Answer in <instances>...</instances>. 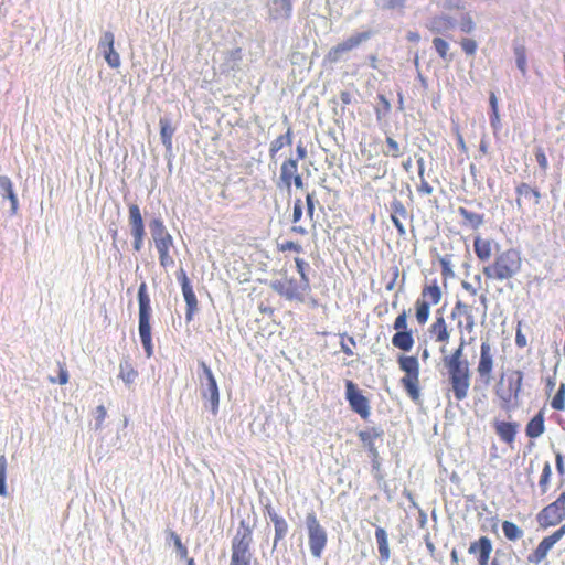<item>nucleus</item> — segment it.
<instances>
[{
  "instance_id": "6e6552de",
  "label": "nucleus",
  "mask_w": 565,
  "mask_h": 565,
  "mask_svg": "<svg viewBox=\"0 0 565 565\" xmlns=\"http://www.w3.org/2000/svg\"><path fill=\"white\" fill-rule=\"evenodd\" d=\"M441 298L443 292L437 280H433L423 287L419 297L414 303L415 318L419 326H424L428 321L430 308L438 305Z\"/></svg>"
},
{
  "instance_id": "e2e57ef3",
  "label": "nucleus",
  "mask_w": 565,
  "mask_h": 565,
  "mask_svg": "<svg viewBox=\"0 0 565 565\" xmlns=\"http://www.w3.org/2000/svg\"><path fill=\"white\" fill-rule=\"evenodd\" d=\"M296 153H297V157H296L295 159H298V162H299L300 160L306 159V157H307V150H306V147H305L301 142H299V143L297 145Z\"/></svg>"
},
{
  "instance_id": "9b49d317",
  "label": "nucleus",
  "mask_w": 565,
  "mask_h": 565,
  "mask_svg": "<svg viewBox=\"0 0 565 565\" xmlns=\"http://www.w3.org/2000/svg\"><path fill=\"white\" fill-rule=\"evenodd\" d=\"M497 349L489 339L481 340L479 356L476 365L478 379L486 385L493 380Z\"/></svg>"
},
{
  "instance_id": "e433bc0d",
  "label": "nucleus",
  "mask_w": 565,
  "mask_h": 565,
  "mask_svg": "<svg viewBox=\"0 0 565 565\" xmlns=\"http://www.w3.org/2000/svg\"><path fill=\"white\" fill-rule=\"evenodd\" d=\"M452 28V21L449 17L440 15L435 17L428 26V29L434 33H440L444 31H448Z\"/></svg>"
},
{
  "instance_id": "ea45409f",
  "label": "nucleus",
  "mask_w": 565,
  "mask_h": 565,
  "mask_svg": "<svg viewBox=\"0 0 565 565\" xmlns=\"http://www.w3.org/2000/svg\"><path fill=\"white\" fill-rule=\"evenodd\" d=\"M552 477V467L550 462H545L542 469V473L539 480V487L542 494H545L548 491L550 481Z\"/></svg>"
},
{
  "instance_id": "4d7b16f0",
  "label": "nucleus",
  "mask_w": 565,
  "mask_h": 565,
  "mask_svg": "<svg viewBox=\"0 0 565 565\" xmlns=\"http://www.w3.org/2000/svg\"><path fill=\"white\" fill-rule=\"evenodd\" d=\"M521 322H519L516 332H515V344L518 348H525L527 344L526 337L521 331Z\"/></svg>"
},
{
  "instance_id": "3c124183",
  "label": "nucleus",
  "mask_w": 565,
  "mask_h": 565,
  "mask_svg": "<svg viewBox=\"0 0 565 565\" xmlns=\"http://www.w3.org/2000/svg\"><path fill=\"white\" fill-rule=\"evenodd\" d=\"M460 46H461L462 51L469 56L475 55L477 52V49H478L477 42L470 38L461 39Z\"/></svg>"
},
{
  "instance_id": "39448f33",
  "label": "nucleus",
  "mask_w": 565,
  "mask_h": 565,
  "mask_svg": "<svg viewBox=\"0 0 565 565\" xmlns=\"http://www.w3.org/2000/svg\"><path fill=\"white\" fill-rule=\"evenodd\" d=\"M150 228L159 255L160 266L164 269L172 268L175 264L173 237L167 231L161 220H153L150 224Z\"/></svg>"
},
{
  "instance_id": "c9c22d12",
  "label": "nucleus",
  "mask_w": 565,
  "mask_h": 565,
  "mask_svg": "<svg viewBox=\"0 0 565 565\" xmlns=\"http://www.w3.org/2000/svg\"><path fill=\"white\" fill-rule=\"evenodd\" d=\"M159 125L161 141L168 149H170L172 147V137L174 135V128L166 118H161Z\"/></svg>"
},
{
  "instance_id": "412c9836",
  "label": "nucleus",
  "mask_w": 565,
  "mask_h": 565,
  "mask_svg": "<svg viewBox=\"0 0 565 565\" xmlns=\"http://www.w3.org/2000/svg\"><path fill=\"white\" fill-rule=\"evenodd\" d=\"M177 278L181 285L182 294L186 303L185 320L190 322L193 320L194 315L199 310V301L196 299L193 287L190 282V279L188 278L186 273L183 268L179 269V271L177 273Z\"/></svg>"
},
{
  "instance_id": "a211bd4d",
  "label": "nucleus",
  "mask_w": 565,
  "mask_h": 565,
  "mask_svg": "<svg viewBox=\"0 0 565 565\" xmlns=\"http://www.w3.org/2000/svg\"><path fill=\"white\" fill-rule=\"evenodd\" d=\"M345 398L351 409L359 414L361 418L367 419L370 417V402L352 381L345 383Z\"/></svg>"
},
{
  "instance_id": "f03ea898",
  "label": "nucleus",
  "mask_w": 565,
  "mask_h": 565,
  "mask_svg": "<svg viewBox=\"0 0 565 565\" xmlns=\"http://www.w3.org/2000/svg\"><path fill=\"white\" fill-rule=\"evenodd\" d=\"M469 344L466 338H459V345L450 353L443 356V363L447 370L450 391L456 401H463L470 390L471 371L469 361L465 358V349Z\"/></svg>"
},
{
  "instance_id": "bf43d9fd",
  "label": "nucleus",
  "mask_w": 565,
  "mask_h": 565,
  "mask_svg": "<svg viewBox=\"0 0 565 565\" xmlns=\"http://www.w3.org/2000/svg\"><path fill=\"white\" fill-rule=\"evenodd\" d=\"M106 415H107L106 408L103 405L97 406V408H96V426H97V428H99L103 425V423L106 418Z\"/></svg>"
},
{
  "instance_id": "2f4dec72",
  "label": "nucleus",
  "mask_w": 565,
  "mask_h": 565,
  "mask_svg": "<svg viewBox=\"0 0 565 565\" xmlns=\"http://www.w3.org/2000/svg\"><path fill=\"white\" fill-rule=\"evenodd\" d=\"M292 143V129L288 127L287 131L284 135L278 136L270 142L269 146V156L271 159L276 157V154L287 146Z\"/></svg>"
},
{
  "instance_id": "9d476101",
  "label": "nucleus",
  "mask_w": 565,
  "mask_h": 565,
  "mask_svg": "<svg viewBox=\"0 0 565 565\" xmlns=\"http://www.w3.org/2000/svg\"><path fill=\"white\" fill-rule=\"evenodd\" d=\"M270 287L285 299L298 302H303L311 290L310 282L287 276L271 281Z\"/></svg>"
},
{
  "instance_id": "603ef678",
  "label": "nucleus",
  "mask_w": 565,
  "mask_h": 565,
  "mask_svg": "<svg viewBox=\"0 0 565 565\" xmlns=\"http://www.w3.org/2000/svg\"><path fill=\"white\" fill-rule=\"evenodd\" d=\"M170 537L174 543V546L179 553L180 558H188V548L186 546L181 542L180 536L175 532H170Z\"/></svg>"
},
{
  "instance_id": "09e8293b",
  "label": "nucleus",
  "mask_w": 565,
  "mask_h": 565,
  "mask_svg": "<svg viewBox=\"0 0 565 565\" xmlns=\"http://www.w3.org/2000/svg\"><path fill=\"white\" fill-rule=\"evenodd\" d=\"M295 265H296V269L300 276V279H302L303 281L310 282L309 276L307 274L309 264L303 258L296 257Z\"/></svg>"
},
{
  "instance_id": "2eb2a0df",
  "label": "nucleus",
  "mask_w": 565,
  "mask_h": 565,
  "mask_svg": "<svg viewBox=\"0 0 565 565\" xmlns=\"http://www.w3.org/2000/svg\"><path fill=\"white\" fill-rule=\"evenodd\" d=\"M128 222L130 226V233L134 238V249L135 252H140L142 249L143 241L146 237V227L141 211L135 203L128 206Z\"/></svg>"
},
{
  "instance_id": "f3484780",
  "label": "nucleus",
  "mask_w": 565,
  "mask_h": 565,
  "mask_svg": "<svg viewBox=\"0 0 565 565\" xmlns=\"http://www.w3.org/2000/svg\"><path fill=\"white\" fill-rule=\"evenodd\" d=\"M565 535V524L551 535L545 536L535 550L526 557L529 564L540 565L547 556L553 546Z\"/></svg>"
},
{
  "instance_id": "0eeeda50",
  "label": "nucleus",
  "mask_w": 565,
  "mask_h": 565,
  "mask_svg": "<svg viewBox=\"0 0 565 565\" xmlns=\"http://www.w3.org/2000/svg\"><path fill=\"white\" fill-rule=\"evenodd\" d=\"M399 369L405 373L401 384L409 398L417 402L420 397L419 361L415 355L402 354L397 359Z\"/></svg>"
},
{
  "instance_id": "a18cd8bd",
  "label": "nucleus",
  "mask_w": 565,
  "mask_h": 565,
  "mask_svg": "<svg viewBox=\"0 0 565 565\" xmlns=\"http://www.w3.org/2000/svg\"><path fill=\"white\" fill-rule=\"evenodd\" d=\"M489 103H490V107H491L490 121H491V125L494 126L497 122H499L500 116H499L498 98L493 92L490 93Z\"/></svg>"
},
{
  "instance_id": "864d4df0",
  "label": "nucleus",
  "mask_w": 565,
  "mask_h": 565,
  "mask_svg": "<svg viewBox=\"0 0 565 565\" xmlns=\"http://www.w3.org/2000/svg\"><path fill=\"white\" fill-rule=\"evenodd\" d=\"M535 159H536V162H537L540 169L543 172H546L548 169V160H547L545 151L542 147L535 148Z\"/></svg>"
},
{
  "instance_id": "13d9d810",
  "label": "nucleus",
  "mask_w": 565,
  "mask_h": 565,
  "mask_svg": "<svg viewBox=\"0 0 565 565\" xmlns=\"http://www.w3.org/2000/svg\"><path fill=\"white\" fill-rule=\"evenodd\" d=\"M307 215L312 218L315 213V194L308 193L306 196Z\"/></svg>"
},
{
  "instance_id": "f8f14e48",
  "label": "nucleus",
  "mask_w": 565,
  "mask_h": 565,
  "mask_svg": "<svg viewBox=\"0 0 565 565\" xmlns=\"http://www.w3.org/2000/svg\"><path fill=\"white\" fill-rule=\"evenodd\" d=\"M306 524L310 552L313 557L321 558L328 542L327 531L313 512L307 514Z\"/></svg>"
},
{
  "instance_id": "37998d69",
  "label": "nucleus",
  "mask_w": 565,
  "mask_h": 565,
  "mask_svg": "<svg viewBox=\"0 0 565 565\" xmlns=\"http://www.w3.org/2000/svg\"><path fill=\"white\" fill-rule=\"evenodd\" d=\"M119 376L126 384H132L138 376V372L130 364L126 363L120 365Z\"/></svg>"
},
{
  "instance_id": "5701e85b",
  "label": "nucleus",
  "mask_w": 565,
  "mask_h": 565,
  "mask_svg": "<svg viewBox=\"0 0 565 565\" xmlns=\"http://www.w3.org/2000/svg\"><path fill=\"white\" fill-rule=\"evenodd\" d=\"M200 366H201V369L206 377V381H207V392H204L203 396L209 397V399L211 402L212 412H213V414H216L217 409H218V403H220V392H218V386H217L216 380L213 375L212 370L209 367V365L204 361L200 362Z\"/></svg>"
},
{
  "instance_id": "49530a36",
  "label": "nucleus",
  "mask_w": 565,
  "mask_h": 565,
  "mask_svg": "<svg viewBox=\"0 0 565 565\" xmlns=\"http://www.w3.org/2000/svg\"><path fill=\"white\" fill-rule=\"evenodd\" d=\"M440 269H441V276L445 280L452 278L455 276V273L452 270L451 260L449 257H441L439 259Z\"/></svg>"
},
{
  "instance_id": "de8ad7c7",
  "label": "nucleus",
  "mask_w": 565,
  "mask_h": 565,
  "mask_svg": "<svg viewBox=\"0 0 565 565\" xmlns=\"http://www.w3.org/2000/svg\"><path fill=\"white\" fill-rule=\"evenodd\" d=\"M277 249H278V252H281V253L295 252V253L299 254L302 252V246L292 241H284L281 243L277 244Z\"/></svg>"
},
{
  "instance_id": "5fc2aeb1",
  "label": "nucleus",
  "mask_w": 565,
  "mask_h": 565,
  "mask_svg": "<svg viewBox=\"0 0 565 565\" xmlns=\"http://www.w3.org/2000/svg\"><path fill=\"white\" fill-rule=\"evenodd\" d=\"M302 216V202L300 199H297L294 204L292 210V223H298Z\"/></svg>"
},
{
  "instance_id": "c85d7f7f",
  "label": "nucleus",
  "mask_w": 565,
  "mask_h": 565,
  "mask_svg": "<svg viewBox=\"0 0 565 565\" xmlns=\"http://www.w3.org/2000/svg\"><path fill=\"white\" fill-rule=\"evenodd\" d=\"M268 515L274 523L275 527V537H274V547H276L277 543L285 539L288 532V523L286 520L280 516L273 508L267 507Z\"/></svg>"
},
{
  "instance_id": "aec40b11",
  "label": "nucleus",
  "mask_w": 565,
  "mask_h": 565,
  "mask_svg": "<svg viewBox=\"0 0 565 565\" xmlns=\"http://www.w3.org/2000/svg\"><path fill=\"white\" fill-rule=\"evenodd\" d=\"M279 181L284 188L290 190L294 184L297 189L303 188V179L298 170V159L288 158L280 166Z\"/></svg>"
},
{
  "instance_id": "72a5a7b5",
  "label": "nucleus",
  "mask_w": 565,
  "mask_h": 565,
  "mask_svg": "<svg viewBox=\"0 0 565 565\" xmlns=\"http://www.w3.org/2000/svg\"><path fill=\"white\" fill-rule=\"evenodd\" d=\"M458 213L463 218V224L469 225L475 230L480 227L484 222V217L482 214L471 212L466 207H458Z\"/></svg>"
},
{
  "instance_id": "4be33fe9",
  "label": "nucleus",
  "mask_w": 565,
  "mask_h": 565,
  "mask_svg": "<svg viewBox=\"0 0 565 565\" xmlns=\"http://www.w3.org/2000/svg\"><path fill=\"white\" fill-rule=\"evenodd\" d=\"M492 542L488 536H480L470 543L468 552L477 558L478 565H489Z\"/></svg>"
},
{
  "instance_id": "774afa93",
  "label": "nucleus",
  "mask_w": 565,
  "mask_h": 565,
  "mask_svg": "<svg viewBox=\"0 0 565 565\" xmlns=\"http://www.w3.org/2000/svg\"><path fill=\"white\" fill-rule=\"evenodd\" d=\"M556 469L558 473H564V463H563V456L561 454L556 455Z\"/></svg>"
},
{
  "instance_id": "a19ab883",
  "label": "nucleus",
  "mask_w": 565,
  "mask_h": 565,
  "mask_svg": "<svg viewBox=\"0 0 565 565\" xmlns=\"http://www.w3.org/2000/svg\"><path fill=\"white\" fill-rule=\"evenodd\" d=\"M514 55L516 61V66L520 72L525 75L527 72V63H526V49L523 45H519L514 47Z\"/></svg>"
},
{
  "instance_id": "4c0bfd02",
  "label": "nucleus",
  "mask_w": 565,
  "mask_h": 565,
  "mask_svg": "<svg viewBox=\"0 0 565 565\" xmlns=\"http://www.w3.org/2000/svg\"><path fill=\"white\" fill-rule=\"evenodd\" d=\"M433 45L441 60H444V61L451 60V56L449 55L450 46L446 40H444L441 38H434Z\"/></svg>"
},
{
  "instance_id": "f257e3e1",
  "label": "nucleus",
  "mask_w": 565,
  "mask_h": 565,
  "mask_svg": "<svg viewBox=\"0 0 565 565\" xmlns=\"http://www.w3.org/2000/svg\"><path fill=\"white\" fill-rule=\"evenodd\" d=\"M473 250L482 263L488 262L495 252L494 259L482 268V274L488 280L510 281L521 273L523 260L521 253L515 248L499 250L497 243L477 235L473 238Z\"/></svg>"
},
{
  "instance_id": "7ed1b4c3",
  "label": "nucleus",
  "mask_w": 565,
  "mask_h": 565,
  "mask_svg": "<svg viewBox=\"0 0 565 565\" xmlns=\"http://www.w3.org/2000/svg\"><path fill=\"white\" fill-rule=\"evenodd\" d=\"M523 372L514 370L502 373L494 386V394L499 399V406L503 411H511L519 405V396L523 386Z\"/></svg>"
},
{
  "instance_id": "473e14b6",
  "label": "nucleus",
  "mask_w": 565,
  "mask_h": 565,
  "mask_svg": "<svg viewBox=\"0 0 565 565\" xmlns=\"http://www.w3.org/2000/svg\"><path fill=\"white\" fill-rule=\"evenodd\" d=\"M375 539L379 546L380 558L383 562H386L391 557L388 540L386 531L383 527H377L375 530Z\"/></svg>"
},
{
  "instance_id": "f704fd0d",
  "label": "nucleus",
  "mask_w": 565,
  "mask_h": 565,
  "mask_svg": "<svg viewBox=\"0 0 565 565\" xmlns=\"http://www.w3.org/2000/svg\"><path fill=\"white\" fill-rule=\"evenodd\" d=\"M502 531L504 534V537L509 541L515 542L520 539H522L524 532L523 530L516 525L515 523L511 521H503L502 522Z\"/></svg>"
},
{
  "instance_id": "0e129e2a",
  "label": "nucleus",
  "mask_w": 565,
  "mask_h": 565,
  "mask_svg": "<svg viewBox=\"0 0 565 565\" xmlns=\"http://www.w3.org/2000/svg\"><path fill=\"white\" fill-rule=\"evenodd\" d=\"M340 100L343 105H350L352 103V95L348 90L340 93Z\"/></svg>"
},
{
  "instance_id": "a878e982",
  "label": "nucleus",
  "mask_w": 565,
  "mask_h": 565,
  "mask_svg": "<svg viewBox=\"0 0 565 565\" xmlns=\"http://www.w3.org/2000/svg\"><path fill=\"white\" fill-rule=\"evenodd\" d=\"M430 338L436 343L447 344L450 340V330L443 316L436 317L428 329Z\"/></svg>"
},
{
  "instance_id": "6e6d98bb",
  "label": "nucleus",
  "mask_w": 565,
  "mask_h": 565,
  "mask_svg": "<svg viewBox=\"0 0 565 565\" xmlns=\"http://www.w3.org/2000/svg\"><path fill=\"white\" fill-rule=\"evenodd\" d=\"M460 30L465 33H471L475 30V22L470 15L462 19L460 23Z\"/></svg>"
},
{
  "instance_id": "dca6fc26",
  "label": "nucleus",
  "mask_w": 565,
  "mask_h": 565,
  "mask_svg": "<svg viewBox=\"0 0 565 565\" xmlns=\"http://www.w3.org/2000/svg\"><path fill=\"white\" fill-rule=\"evenodd\" d=\"M371 35V31H364L348 38L343 42L331 47L326 55V60L329 63H337L341 61L344 53L358 47L362 42L367 41Z\"/></svg>"
},
{
  "instance_id": "680f3d73",
  "label": "nucleus",
  "mask_w": 565,
  "mask_h": 565,
  "mask_svg": "<svg viewBox=\"0 0 565 565\" xmlns=\"http://www.w3.org/2000/svg\"><path fill=\"white\" fill-rule=\"evenodd\" d=\"M58 367H60V370H58V383L61 385H64V384H66L68 382V372H67L65 365L62 364V363H58Z\"/></svg>"
},
{
  "instance_id": "7c9ffc66",
  "label": "nucleus",
  "mask_w": 565,
  "mask_h": 565,
  "mask_svg": "<svg viewBox=\"0 0 565 565\" xmlns=\"http://www.w3.org/2000/svg\"><path fill=\"white\" fill-rule=\"evenodd\" d=\"M360 440L363 443V445L367 448L369 452L373 456H377V450L375 447V439L380 438L382 436V431H379L375 428L369 429V430H361L358 434Z\"/></svg>"
},
{
  "instance_id": "79ce46f5",
  "label": "nucleus",
  "mask_w": 565,
  "mask_h": 565,
  "mask_svg": "<svg viewBox=\"0 0 565 565\" xmlns=\"http://www.w3.org/2000/svg\"><path fill=\"white\" fill-rule=\"evenodd\" d=\"M551 406L555 411L565 409V383H561L556 394L553 396L551 401Z\"/></svg>"
},
{
  "instance_id": "423d86ee",
  "label": "nucleus",
  "mask_w": 565,
  "mask_h": 565,
  "mask_svg": "<svg viewBox=\"0 0 565 565\" xmlns=\"http://www.w3.org/2000/svg\"><path fill=\"white\" fill-rule=\"evenodd\" d=\"M253 531L245 521H241L232 540V555L230 565H250Z\"/></svg>"
},
{
  "instance_id": "58836bf2",
  "label": "nucleus",
  "mask_w": 565,
  "mask_h": 565,
  "mask_svg": "<svg viewBox=\"0 0 565 565\" xmlns=\"http://www.w3.org/2000/svg\"><path fill=\"white\" fill-rule=\"evenodd\" d=\"M276 17L289 18L292 11L291 0H273Z\"/></svg>"
},
{
  "instance_id": "4468645a",
  "label": "nucleus",
  "mask_w": 565,
  "mask_h": 565,
  "mask_svg": "<svg viewBox=\"0 0 565 565\" xmlns=\"http://www.w3.org/2000/svg\"><path fill=\"white\" fill-rule=\"evenodd\" d=\"M393 328L396 331L392 337L393 347L408 352L415 343L412 330L408 329L407 313L403 310L394 320Z\"/></svg>"
},
{
  "instance_id": "c756f323",
  "label": "nucleus",
  "mask_w": 565,
  "mask_h": 565,
  "mask_svg": "<svg viewBox=\"0 0 565 565\" xmlns=\"http://www.w3.org/2000/svg\"><path fill=\"white\" fill-rule=\"evenodd\" d=\"M545 431L544 409H541L532 417L525 427V434L529 438H537Z\"/></svg>"
},
{
  "instance_id": "69168bd1",
  "label": "nucleus",
  "mask_w": 565,
  "mask_h": 565,
  "mask_svg": "<svg viewBox=\"0 0 565 565\" xmlns=\"http://www.w3.org/2000/svg\"><path fill=\"white\" fill-rule=\"evenodd\" d=\"M398 268L397 267H394L393 268V278L392 280L386 285V290L391 291L394 289L395 285H396V279L398 277Z\"/></svg>"
},
{
  "instance_id": "bb28decb",
  "label": "nucleus",
  "mask_w": 565,
  "mask_h": 565,
  "mask_svg": "<svg viewBox=\"0 0 565 565\" xmlns=\"http://www.w3.org/2000/svg\"><path fill=\"white\" fill-rule=\"evenodd\" d=\"M494 430L499 438L508 445H512L515 440L518 424L504 420H495L493 423Z\"/></svg>"
},
{
  "instance_id": "20e7f679",
  "label": "nucleus",
  "mask_w": 565,
  "mask_h": 565,
  "mask_svg": "<svg viewBox=\"0 0 565 565\" xmlns=\"http://www.w3.org/2000/svg\"><path fill=\"white\" fill-rule=\"evenodd\" d=\"M138 305H139V335L148 358L153 354L152 335H151V301L147 290V284L141 282L138 289Z\"/></svg>"
},
{
  "instance_id": "6ab92c4d",
  "label": "nucleus",
  "mask_w": 565,
  "mask_h": 565,
  "mask_svg": "<svg viewBox=\"0 0 565 565\" xmlns=\"http://www.w3.org/2000/svg\"><path fill=\"white\" fill-rule=\"evenodd\" d=\"M516 206L520 211L535 210L541 202V192L537 188L531 186L529 183L521 182L515 188Z\"/></svg>"
},
{
  "instance_id": "338daca9",
  "label": "nucleus",
  "mask_w": 565,
  "mask_h": 565,
  "mask_svg": "<svg viewBox=\"0 0 565 565\" xmlns=\"http://www.w3.org/2000/svg\"><path fill=\"white\" fill-rule=\"evenodd\" d=\"M462 288L469 292L472 297H475L478 292L477 288H475L470 282L468 281H462L461 284Z\"/></svg>"
},
{
  "instance_id": "052dcab7",
  "label": "nucleus",
  "mask_w": 565,
  "mask_h": 565,
  "mask_svg": "<svg viewBox=\"0 0 565 565\" xmlns=\"http://www.w3.org/2000/svg\"><path fill=\"white\" fill-rule=\"evenodd\" d=\"M417 191L422 194L429 195L433 193V186L424 178H422Z\"/></svg>"
},
{
  "instance_id": "b1692460",
  "label": "nucleus",
  "mask_w": 565,
  "mask_h": 565,
  "mask_svg": "<svg viewBox=\"0 0 565 565\" xmlns=\"http://www.w3.org/2000/svg\"><path fill=\"white\" fill-rule=\"evenodd\" d=\"M0 196L2 205L8 203V211L14 215L18 211V198L13 191V183L7 175H0Z\"/></svg>"
},
{
  "instance_id": "c03bdc74",
  "label": "nucleus",
  "mask_w": 565,
  "mask_h": 565,
  "mask_svg": "<svg viewBox=\"0 0 565 565\" xmlns=\"http://www.w3.org/2000/svg\"><path fill=\"white\" fill-rule=\"evenodd\" d=\"M387 149L384 151V154L387 157L398 158L402 156V151L399 145L392 137L386 138Z\"/></svg>"
},
{
  "instance_id": "8fccbe9b",
  "label": "nucleus",
  "mask_w": 565,
  "mask_h": 565,
  "mask_svg": "<svg viewBox=\"0 0 565 565\" xmlns=\"http://www.w3.org/2000/svg\"><path fill=\"white\" fill-rule=\"evenodd\" d=\"M6 475H7V459L3 455L0 456V495H7L6 488Z\"/></svg>"
},
{
  "instance_id": "cd10ccee",
  "label": "nucleus",
  "mask_w": 565,
  "mask_h": 565,
  "mask_svg": "<svg viewBox=\"0 0 565 565\" xmlns=\"http://www.w3.org/2000/svg\"><path fill=\"white\" fill-rule=\"evenodd\" d=\"M391 210H392L391 220H392L394 226L396 227V230L401 236L405 235L406 231H405L403 221L406 220V217H407L406 207L404 206V204L401 201L394 200L391 204Z\"/></svg>"
},
{
  "instance_id": "393cba45",
  "label": "nucleus",
  "mask_w": 565,
  "mask_h": 565,
  "mask_svg": "<svg viewBox=\"0 0 565 565\" xmlns=\"http://www.w3.org/2000/svg\"><path fill=\"white\" fill-rule=\"evenodd\" d=\"M114 43V34L109 31H106L99 42V49L103 51L107 64L113 68H117L120 66V56L115 51Z\"/></svg>"
},
{
  "instance_id": "1a4fd4ad",
  "label": "nucleus",
  "mask_w": 565,
  "mask_h": 565,
  "mask_svg": "<svg viewBox=\"0 0 565 565\" xmlns=\"http://www.w3.org/2000/svg\"><path fill=\"white\" fill-rule=\"evenodd\" d=\"M478 308L473 303H468L461 299H457L450 310L449 318L455 323L460 338H465V333H472L477 327Z\"/></svg>"
},
{
  "instance_id": "ddd939ff",
  "label": "nucleus",
  "mask_w": 565,
  "mask_h": 565,
  "mask_svg": "<svg viewBox=\"0 0 565 565\" xmlns=\"http://www.w3.org/2000/svg\"><path fill=\"white\" fill-rule=\"evenodd\" d=\"M565 519V491L555 501L544 507L536 515L539 525L543 529L555 526Z\"/></svg>"
}]
</instances>
